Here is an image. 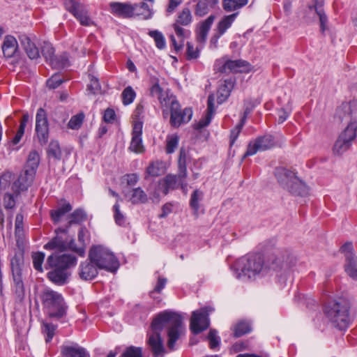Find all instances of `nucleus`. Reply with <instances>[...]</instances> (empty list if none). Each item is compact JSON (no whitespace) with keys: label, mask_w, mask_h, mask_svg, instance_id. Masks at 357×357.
Returning <instances> with one entry per match:
<instances>
[{"label":"nucleus","mask_w":357,"mask_h":357,"mask_svg":"<svg viewBox=\"0 0 357 357\" xmlns=\"http://www.w3.org/2000/svg\"><path fill=\"white\" fill-rule=\"evenodd\" d=\"M293 260V256L287 250H275L266 261L261 254H250L236 260L232 270L234 275L238 280H255L269 274L272 271L278 272L289 269Z\"/></svg>","instance_id":"nucleus-1"},{"label":"nucleus","mask_w":357,"mask_h":357,"mask_svg":"<svg viewBox=\"0 0 357 357\" xmlns=\"http://www.w3.org/2000/svg\"><path fill=\"white\" fill-rule=\"evenodd\" d=\"M167 326V345L170 351L176 349V343L185 335L182 318L176 312L165 310L159 313L151 323V332L148 333V344L155 356H162L165 347L160 332Z\"/></svg>","instance_id":"nucleus-2"},{"label":"nucleus","mask_w":357,"mask_h":357,"mask_svg":"<svg viewBox=\"0 0 357 357\" xmlns=\"http://www.w3.org/2000/svg\"><path fill=\"white\" fill-rule=\"evenodd\" d=\"M349 309V301L345 298L338 297L326 304L324 312L334 327L344 330L350 323Z\"/></svg>","instance_id":"nucleus-3"},{"label":"nucleus","mask_w":357,"mask_h":357,"mask_svg":"<svg viewBox=\"0 0 357 357\" xmlns=\"http://www.w3.org/2000/svg\"><path fill=\"white\" fill-rule=\"evenodd\" d=\"M275 176L280 185L295 196L305 197L309 193L307 186L300 180L294 172L284 167L278 168Z\"/></svg>","instance_id":"nucleus-4"},{"label":"nucleus","mask_w":357,"mask_h":357,"mask_svg":"<svg viewBox=\"0 0 357 357\" xmlns=\"http://www.w3.org/2000/svg\"><path fill=\"white\" fill-rule=\"evenodd\" d=\"M89 259L99 269L115 272L119 267V262L114 255L102 245L93 246L89 253Z\"/></svg>","instance_id":"nucleus-5"},{"label":"nucleus","mask_w":357,"mask_h":357,"mask_svg":"<svg viewBox=\"0 0 357 357\" xmlns=\"http://www.w3.org/2000/svg\"><path fill=\"white\" fill-rule=\"evenodd\" d=\"M40 297L50 317L59 319L64 316L66 306L61 294L46 288L42 291Z\"/></svg>","instance_id":"nucleus-6"},{"label":"nucleus","mask_w":357,"mask_h":357,"mask_svg":"<svg viewBox=\"0 0 357 357\" xmlns=\"http://www.w3.org/2000/svg\"><path fill=\"white\" fill-rule=\"evenodd\" d=\"M35 172L33 170H27L24 168L20 174L18 178L11 185V192H6L5 199L8 201H17L24 198L27 190L31 186L35 179Z\"/></svg>","instance_id":"nucleus-7"},{"label":"nucleus","mask_w":357,"mask_h":357,"mask_svg":"<svg viewBox=\"0 0 357 357\" xmlns=\"http://www.w3.org/2000/svg\"><path fill=\"white\" fill-rule=\"evenodd\" d=\"M168 105H169L171 116L170 124L172 126L178 128L181 124L188 123L192 116V110L190 107L181 109L179 102L175 98H168Z\"/></svg>","instance_id":"nucleus-8"},{"label":"nucleus","mask_w":357,"mask_h":357,"mask_svg":"<svg viewBox=\"0 0 357 357\" xmlns=\"http://www.w3.org/2000/svg\"><path fill=\"white\" fill-rule=\"evenodd\" d=\"M356 129L357 123L356 122L347 125L334 144L333 151L335 154L342 155L351 147L352 142L356 137Z\"/></svg>","instance_id":"nucleus-9"},{"label":"nucleus","mask_w":357,"mask_h":357,"mask_svg":"<svg viewBox=\"0 0 357 357\" xmlns=\"http://www.w3.org/2000/svg\"><path fill=\"white\" fill-rule=\"evenodd\" d=\"M213 310V309L211 307H205L192 312L190 328L194 334H199L209 327L208 315Z\"/></svg>","instance_id":"nucleus-10"},{"label":"nucleus","mask_w":357,"mask_h":357,"mask_svg":"<svg viewBox=\"0 0 357 357\" xmlns=\"http://www.w3.org/2000/svg\"><path fill=\"white\" fill-rule=\"evenodd\" d=\"M77 264V258L70 254L53 252L47 259V264L50 268H58L69 271Z\"/></svg>","instance_id":"nucleus-11"},{"label":"nucleus","mask_w":357,"mask_h":357,"mask_svg":"<svg viewBox=\"0 0 357 357\" xmlns=\"http://www.w3.org/2000/svg\"><path fill=\"white\" fill-rule=\"evenodd\" d=\"M215 67L220 73H236L243 72V70L248 71L250 68V64L248 61L242 59L230 60L226 59L225 58H222L221 59H219L216 61Z\"/></svg>","instance_id":"nucleus-12"},{"label":"nucleus","mask_w":357,"mask_h":357,"mask_svg":"<svg viewBox=\"0 0 357 357\" xmlns=\"http://www.w3.org/2000/svg\"><path fill=\"white\" fill-rule=\"evenodd\" d=\"M36 133L40 144H45L49 139V123L45 110L40 107L36 115Z\"/></svg>","instance_id":"nucleus-13"},{"label":"nucleus","mask_w":357,"mask_h":357,"mask_svg":"<svg viewBox=\"0 0 357 357\" xmlns=\"http://www.w3.org/2000/svg\"><path fill=\"white\" fill-rule=\"evenodd\" d=\"M275 142L274 137L271 135H265L258 137L254 141H251L248 146L244 157L256 154L258 151H264L274 147Z\"/></svg>","instance_id":"nucleus-14"},{"label":"nucleus","mask_w":357,"mask_h":357,"mask_svg":"<svg viewBox=\"0 0 357 357\" xmlns=\"http://www.w3.org/2000/svg\"><path fill=\"white\" fill-rule=\"evenodd\" d=\"M64 5L66 8L75 17L82 25L90 26L92 24V20L83 4L75 0H64Z\"/></svg>","instance_id":"nucleus-15"},{"label":"nucleus","mask_w":357,"mask_h":357,"mask_svg":"<svg viewBox=\"0 0 357 357\" xmlns=\"http://www.w3.org/2000/svg\"><path fill=\"white\" fill-rule=\"evenodd\" d=\"M74 241H71L69 245L67 241L61 236H56L52 238L50 242L44 245L45 250H54V252L61 253L66 251L69 246L70 249L77 252L79 256H84L85 253V248L84 245L76 248L73 247Z\"/></svg>","instance_id":"nucleus-16"},{"label":"nucleus","mask_w":357,"mask_h":357,"mask_svg":"<svg viewBox=\"0 0 357 357\" xmlns=\"http://www.w3.org/2000/svg\"><path fill=\"white\" fill-rule=\"evenodd\" d=\"M185 178H181L178 170V174H168L164 178L160 180L158 183V191L164 195H167L169 190L176 189L178 186H181L184 190L183 185Z\"/></svg>","instance_id":"nucleus-17"},{"label":"nucleus","mask_w":357,"mask_h":357,"mask_svg":"<svg viewBox=\"0 0 357 357\" xmlns=\"http://www.w3.org/2000/svg\"><path fill=\"white\" fill-rule=\"evenodd\" d=\"M341 250L345 254V271L351 278L357 280V259L353 255L351 243H346L341 247Z\"/></svg>","instance_id":"nucleus-18"},{"label":"nucleus","mask_w":357,"mask_h":357,"mask_svg":"<svg viewBox=\"0 0 357 357\" xmlns=\"http://www.w3.org/2000/svg\"><path fill=\"white\" fill-rule=\"evenodd\" d=\"M142 123L141 122L135 123L133 126L132 132V139L129 146V150L136 153H142L145 151L144 146L142 143Z\"/></svg>","instance_id":"nucleus-19"},{"label":"nucleus","mask_w":357,"mask_h":357,"mask_svg":"<svg viewBox=\"0 0 357 357\" xmlns=\"http://www.w3.org/2000/svg\"><path fill=\"white\" fill-rule=\"evenodd\" d=\"M112 13L116 16L130 18L134 16L137 4L132 5L128 3L112 2L109 4Z\"/></svg>","instance_id":"nucleus-20"},{"label":"nucleus","mask_w":357,"mask_h":357,"mask_svg":"<svg viewBox=\"0 0 357 357\" xmlns=\"http://www.w3.org/2000/svg\"><path fill=\"white\" fill-rule=\"evenodd\" d=\"M61 353L63 357H90L86 349L77 343L62 345Z\"/></svg>","instance_id":"nucleus-21"},{"label":"nucleus","mask_w":357,"mask_h":357,"mask_svg":"<svg viewBox=\"0 0 357 357\" xmlns=\"http://www.w3.org/2000/svg\"><path fill=\"white\" fill-rule=\"evenodd\" d=\"M354 102H344L336 110V116L341 121L349 123L357 122L354 119V114L355 113L353 107Z\"/></svg>","instance_id":"nucleus-22"},{"label":"nucleus","mask_w":357,"mask_h":357,"mask_svg":"<svg viewBox=\"0 0 357 357\" xmlns=\"http://www.w3.org/2000/svg\"><path fill=\"white\" fill-rule=\"evenodd\" d=\"M99 268L91 260L81 263L79 268V275L84 280H91L98 275Z\"/></svg>","instance_id":"nucleus-23"},{"label":"nucleus","mask_w":357,"mask_h":357,"mask_svg":"<svg viewBox=\"0 0 357 357\" xmlns=\"http://www.w3.org/2000/svg\"><path fill=\"white\" fill-rule=\"evenodd\" d=\"M181 26V25L176 24H172L176 35L178 38V41H176L174 36L172 35L170 36L172 45L176 52H178L182 49L184 45L185 38L190 34V31L189 30L182 28Z\"/></svg>","instance_id":"nucleus-24"},{"label":"nucleus","mask_w":357,"mask_h":357,"mask_svg":"<svg viewBox=\"0 0 357 357\" xmlns=\"http://www.w3.org/2000/svg\"><path fill=\"white\" fill-rule=\"evenodd\" d=\"M19 40L24 49L27 56L31 59H36L40 56V52L35 43L26 34L19 36Z\"/></svg>","instance_id":"nucleus-25"},{"label":"nucleus","mask_w":357,"mask_h":357,"mask_svg":"<svg viewBox=\"0 0 357 357\" xmlns=\"http://www.w3.org/2000/svg\"><path fill=\"white\" fill-rule=\"evenodd\" d=\"M215 18V15H211L208 18L199 24L196 31L197 40L198 43H204L206 41L208 33Z\"/></svg>","instance_id":"nucleus-26"},{"label":"nucleus","mask_w":357,"mask_h":357,"mask_svg":"<svg viewBox=\"0 0 357 357\" xmlns=\"http://www.w3.org/2000/svg\"><path fill=\"white\" fill-rule=\"evenodd\" d=\"M13 281L18 291H22L24 284L22 278V262L17 257H13L10 261Z\"/></svg>","instance_id":"nucleus-27"},{"label":"nucleus","mask_w":357,"mask_h":357,"mask_svg":"<svg viewBox=\"0 0 357 357\" xmlns=\"http://www.w3.org/2000/svg\"><path fill=\"white\" fill-rule=\"evenodd\" d=\"M214 101V96L213 94L209 95L208 97V107L206 116L204 118L200 119L199 121L195 125V128L196 130H200L207 126L211 123L212 116L215 112Z\"/></svg>","instance_id":"nucleus-28"},{"label":"nucleus","mask_w":357,"mask_h":357,"mask_svg":"<svg viewBox=\"0 0 357 357\" xmlns=\"http://www.w3.org/2000/svg\"><path fill=\"white\" fill-rule=\"evenodd\" d=\"M314 3L312 6H309V9L310 10L314 9L319 19L321 31L324 33L328 29V17L323 8V0H314Z\"/></svg>","instance_id":"nucleus-29"},{"label":"nucleus","mask_w":357,"mask_h":357,"mask_svg":"<svg viewBox=\"0 0 357 357\" xmlns=\"http://www.w3.org/2000/svg\"><path fill=\"white\" fill-rule=\"evenodd\" d=\"M234 86V82L232 79H225L218 90L217 92V101L218 104H222L225 102L230 96Z\"/></svg>","instance_id":"nucleus-30"},{"label":"nucleus","mask_w":357,"mask_h":357,"mask_svg":"<svg viewBox=\"0 0 357 357\" xmlns=\"http://www.w3.org/2000/svg\"><path fill=\"white\" fill-rule=\"evenodd\" d=\"M54 270L47 273V278L54 284L62 285L64 284L70 275L69 271L63 270L58 268H53Z\"/></svg>","instance_id":"nucleus-31"},{"label":"nucleus","mask_w":357,"mask_h":357,"mask_svg":"<svg viewBox=\"0 0 357 357\" xmlns=\"http://www.w3.org/2000/svg\"><path fill=\"white\" fill-rule=\"evenodd\" d=\"M17 48L18 44L16 38L12 36H6L2 45L4 56L7 58L13 57L16 53Z\"/></svg>","instance_id":"nucleus-32"},{"label":"nucleus","mask_w":357,"mask_h":357,"mask_svg":"<svg viewBox=\"0 0 357 357\" xmlns=\"http://www.w3.org/2000/svg\"><path fill=\"white\" fill-rule=\"evenodd\" d=\"M73 207L69 203H65L57 208L50 211V215L54 223H58L62 220L66 214L72 210Z\"/></svg>","instance_id":"nucleus-33"},{"label":"nucleus","mask_w":357,"mask_h":357,"mask_svg":"<svg viewBox=\"0 0 357 357\" xmlns=\"http://www.w3.org/2000/svg\"><path fill=\"white\" fill-rule=\"evenodd\" d=\"M165 166L162 161L156 160L149 163L145 171V178L148 176L156 177L165 173Z\"/></svg>","instance_id":"nucleus-34"},{"label":"nucleus","mask_w":357,"mask_h":357,"mask_svg":"<svg viewBox=\"0 0 357 357\" xmlns=\"http://www.w3.org/2000/svg\"><path fill=\"white\" fill-rule=\"evenodd\" d=\"M13 180V175L10 172H5L0 176V195H3L4 201H8L5 199L6 192H11V182Z\"/></svg>","instance_id":"nucleus-35"},{"label":"nucleus","mask_w":357,"mask_h":357,"mask_svg":"<svg viewBox=\"0 0 357 357\" xmlns=\"http://www.w3.org/2000/svg\"><path fill=\"white\" fill-rule=\"evenodd\" d=\"M192 15L189 8H184L180 11L174 24L187 26L191 24Z\"/></svg>","instance_id":"nucleus-36"},{"label":"nucleus","mask_w":357,"mask_h":357,"mask_svg":"<svg viewBox=\"0 0 357 357\" xmlns=\"http://www.w3.org/2000/svg\"><path fill=\"white\" fill-rule=\"evenodd\" d=\"M39 163L40 155L36 151L33 150L29 153L24 168L27 170H33V172L36 173Z\"/></svg>","instance_id":"nucleus-37"},{"label":"nucleus","mask_w":357,"mask_h":357,"mask_svg":"<svg viewBox=\"0 0 357 357\" xmlns=\"http://www.w3.org/2000/svg\"><path fill=\"white\" fill-rule=\"evenodd\" d=\"M29 116L27 114H24L20 120V123L19 126V128L17 130V132L15 135V137L11 140V143L13 145L17 144L20 140L22 139V137H23L24 134V130L26 126V124L28 123Z\"/></svg>","instance_id":"nucleus-38"},{"label":"nucleus","mask_w":357,"mask_h":357,"mask_svg":"<svg viewBox=\"0 0 357 357\" xmlns=\"http://www.w3.org/2000/svg\"><path fill=\"white\" fill-rule=\"evenodd\" d=\"M150 93L152 96L156 97L162 105L167 106L168 105V98L163 93L162 89L158 82L155 83L150 89Z\"/></svg>","instance_id":"nucleus-39"},{"label":"nucleus","mask_w":357,"mask_h":357,"mask_svg":"<svg viewBox=\"0 0 357 357\" xmlns=\"http://www.w3.org/2000/svg\"><path fill=\"white\" fill-rule=\"evenodd\" d=\"M237 15L238 13H236L229 15L225 16L218 24V31L220 32V34L223 35L226 31L231 26Z\"/></svg>","instance_id":"nucleus-40"},{"label":"nucleus","mask_w":357,"mask_h":357,"mask_svg":"<svg viewBox=\"0 0 357 357\" xmlns=\"http://www.w3.org/2000/svg\"><path fill=\"white\" fill-rule=\"evenodd\" d=\"M187 151L185 149L181 148L180 149L179 158L178 160V166L179 170V174L181 178L187 177Z\"/></svg>","instance_id":"nucleus-41"},{"label":"nucleus","mask_w":357,"mask_h":357,"mask_svg":"<svg viewBox=\"0 0 357 357\" xmlns=\"http://www.w3.org/2000/svg\"><path fill=\"white\" fill-rule=\"evenodd\" d=\"M248 3V0H224L223 8L227 12H231L240 8Z\"/></svg>","instance_id":"nucleus-42"},{"label":"nucleus","mask_w":357,"mask_h":357,"mask_svg":"<svg viewBox=\"0 0 357 357\" xmlns=\"http://www.w3.org/2000/svg\"><path fill=\"white\" fill-rule=\"evenodd\" d=\"M211 1L208 0H199L195 7V14L199 17L206 15L210 10Z\"/></svg>","instance_id":"nucleus-43"},{"label":"nucleus","mask_w":357,"mask_h":357,"mask_svg":"<svg viewBox=\"0 0 357 357\" xmlns=\"http://www.w3.org/2000/svg\"><path fill=\"white\" fill-rule=\"evenodd\" d=\"M47 155L49 158H52L57 160L61 158L62 153L57 141H52L50 143L47 149Z\"/></svg>","instance_id":"nucleus-44"},{"label":"nucleus","mask_w":357,"mask_h":357,"mask_svg":"<svg viewBox=\"0 0 357 357\" xmlns=\"http://www.w3.org/2000/svg\"><path fill=\"white\" fill-rule=\"evenodd\" d=\"M135 97L136 93L130 86L126 87L121 93L122 102L124 105L131 104Z\"/></svg>","instance_id":"nucleus-45"},{"label":"nucleus","mask_w":357,"mask_h":357,"mask_svg":"<svg viewBox=\"0 0 357 357\" xmlns=\"http://www.w3.org/2000/svg\"><path fill=\"white\" fill-rule=\"evenodd\" d=\"M89 84L87 85V90L92 94H98L101 93V86L98 79L91 75L89 74Z\"/></svg>","instance_id":"nucleus-46"},{"label":"nucleus","mask_w":357,"mask_h":357,"mask_svg":"<svg viewBox=\"0 0 357 357\" xmlns=\"http://www.w3.org/2000/svg\"><path fill=\"white\" fill-rule=\"evenodd\" d=\"M114 218L115 222L119 226H124L126 223V217L119 204H116L114 207Z\"/></svg>","instance_id":"nucleus-47"},{"label":"nucleus","mask_w":357,"mask_h":357,"mask_svg":"<svg viewBox=\"0 0 357 357\" xmlns=\"http://www.w3.org/2000/svg\"><path fill=\"white\" fill-rule=\"evenodd\" d=\"M69 225L79 223L86 219V214L82 209H77L68 216Z\"/></svg>","instance_id":"nucleus-48"},{"label":"nucleus","mask_w":357,"mask_h":357,"mask_svg":"<svg viewBox=\"0 0 357 357\" xmlns=\"http://www.w3.org/2000/svg\"><path fill=\"white\" fill-rule=\"evenodd\" d=\"M251 331V326L250 323L247 321H239L234 326V335L236 337H241Z\"/></svg>","instance_id":"nucleus-49"},{"label":"nucleus","mask_w":357,"mask_h":357,"mask_svg":"<svg viewBox=\"0 0 357 357\" xmlns=\"http://www.w3.org/2000/svg\"><path fill=\"white\" fill-rule=\"evenodd\" d=\"M50 64L54 68H64L68 66V60L65 55L59 56H55L52 60L49 61Z\"/></svg>","instance_id":"nucleus-50"},{"label":"nucleus","mask_w":357,"mask_h":357,"mask_svg":"<svg viewBox=\"0 0 357 357\" xmlns=\"http://www.w3.org/2000/svg\"><path fill=\"white\" fill-rule=\"evenodd\" d=\"M56 329V326L54 325L52 323H43L42 331L43 333L45 335V342L47 343L52 341L55 331Z\"/></svg>","instance_id":"nucleus-51"},{"label":"nucleus","mask_w":357,"mask_h":357,"mask_svg":"<svg viewBox=\"0 0 357 357\" xmlns=\"http://www.w3.org/2000/svg\"><path fill=\"white\" fill-rule=\"evenodd\" d=\"M84 119V114L82 112L73 116L68 123V127L73 130L79 129L83 123Z\"/></svg>","instance_id":"nucleus-52"},{"label":"nucleus","mask_w":357,"mask_h":357,"mask_svg":"<svg viewBox=\"0 0 357 357\" xmlns=\"http://www.w3.org/2000/svg\"><path fill=\"white\" fill-rule=\"evenodd\" d=\"M119 357H143L142 349L134 346L128 347Z\"/></svg>","instance_id":"nucleus-53"},{"label":"nucleus","mask_w":357,"mask_h":357,"mask_svg":"<svg viewBox=\"0 0 357 357\" xmlns=\"http://www.w3.org/2000/svg\"><path fill=\"white\" fill-rule=\"evenodd\" d=\"M32 259L34 268L39 272H43L42 265L45 259V254L42 252H33Z\"/></svg>","instance_id":"nucleus-54"},{"label":"nucleus","mask_w":357,"mask_h":357,"mask_svg":"<svg viewBox=\"0 0 357 357\" xmlns=\"http://www.w3.org/2000/svg\"><path fill=\"white\" fill-rule=\"evenodd\" d=\"M178 137L177 135H172L167 137L166 142V152L168 154H171L174 152L175 149L177 147L178 144Z\"/></svg>","instance_id":"nucleus-55"},{"label":"nucleus","mask_w":357,"mask_h":357,"mask_svg":"<svg viewBox=\"0 0 357 357\" xmlns=\"http://www.w3.org/2000/svg\"><path fill=\"white\" fill-rule=\"evenodd\" d=\"M207 339L209 341V347L211 349L218 348L220 343V338L218 335V331L215 329H211Z\"/></svg>","instance_id":"nucleus-56"},{"label":"nucleus","mask_w":357,"mask_h":357,"mask_svg":"<svg viewBox=\"0 0 357 357\" xmlns=\"http://www.w3.org/2000/svg\"><path fill=\"white\" fill-rule=\"evenodd\" d=\"M149 36H151L155 43V45L158 49H163L165 47V39L162 33L158 31H151Z\"/></svg>","instance_id":"nucleus-57"},{"label":"nucleus","mask_w":357,"mask_h":357,"mask_svg":"<svg viewBox=\"0 0 357 357\" xmlns=\"http://www.w3.org/2000/svg\"><path fill=\"white\" fill-rule=\"evenodd\" d=\"M64 82L61 75L55 73L47 81V86L50 89H56Z\"/></svg>","instance_id":"nucleus-58"},{"label":"nucleus","mask_w":357,"mask_h":357,"mask_svg":"<svg viewBox=\"0 0 357 357\" xmlns=\"http://www.w3.org/2000/svg\"><path fill=\"white\" fill-rule=\"evenodd\" d=\"M41 52L48 62L55 56L53 47L47 43H45L43 45Z\"/></svg>","instance_id":"nucleus-59"},{"label":"nucleus","mask_w":357,"mask_h":357,"mask_svg":"<svg viewBox=\"0 0 357 357\" xmlns=\"http://www.w3.org/2000/svg\"><path fill=\"white\" fill-rule=\"evenodd\" d=\"M186 56L188 60L197 59L199 56V50L189 42L187 43Z\"/></svg>","instance_id":"nucleus-60"},{"label":"nucleus","mask_w":357,"mask_h":357,"mask_svg":"<svg viewBox=\"0 0 357 357\" xmlns=\"http://www.w3.org/2000/svg\"><path fill=\"white\" fill-rule=\"evenodd\" d=\"M146 195L142 188H137L133 190L132 195V201H146Z\"/></svg>","instance_id":"nucleus-61"},{"label":"nucleus","mask_w":357,"mask_h":357,"mask_svg":"<svg viewBox=\"0 0 357 357\" xmlns=\"http://www.w3.org/2000/svg\"><path fill=\"white\" fill-rule=\"evenodd\" d=\"M242 129L241 125H236L235 128L231 130L230 146H233L234 144Z\"/></svg>","instance_id":"nucleus-62"},{"label":"nucleus","mask_w":357,"mask_h":357,"mask_svg":"<svg viewBox=\"0 0 357 357\" xmlns=\"http://www.w3.org/2000/svg\"><path fill=\"white\" fill-rule=\"evenodd\" d=\"M23 215L21 213H18L15 218V234L20 235L23 231Z\"/></svg>","instance_id":"nucleus-63"},{"label":"nucleus","mask_w":357,"mask_h":357,"mask_svg":"<svg viewBox=\"0 0 357 357\" xmlns=\"http://www.w3.org/2000/svg\"><path fill=\"white\" fill-rule=\"evenodd\" d=\"M174 206L172 202H166L162 207V213L159 217L162 218L167 216L173 211Z\"/></svg>","instance_id":"nucleus-64"}]
</instances>
